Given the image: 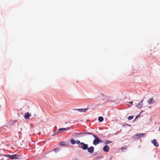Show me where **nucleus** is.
Listing matches in <instances>:
<instances>
[{
    "mask_svg": "<svg viewBox=\"0 0 160 160\" xmlns=\"http://www.w3.org/2000/svg\"><path fill=\"white\" fill-rule=\"evenodd\" d=\"M93 136L95 138L93 142V143L94 145H96L99 142H102V140L100 139L99 138L96 136L93 135Z\"/></svg>",
    "mask_w": 160,
    "mask_h": 160,
    "instance_id": "nucleus-1",
    "label": "nucleus"
},
{
    "mask_svg": "<svg viewBox=\"0 0 160 160\" xmlns=\"http://www.w3.org/2000/svg\"><path fill=\"white\" fill-rule=\"evenodd\" d=\"M145 133H137L134 136V138L136 139H138L144 136H146Z\"/></svg>",
    "mask_w": 160,
    "mask_h": 160,
    "instance_id": "nucleus-2",
    "label": "nucleus"
},
{
    "mask_svg": "<svg viewBox=\"0 0 160 160\" xmlns=\"http://www.w3.org/2000/svg\"><path fill=\"white\" fill-rule=\"evenodd\" d=\"M112 99V97L111 96H106L105 97L104 100H106L107 102H112L113 101Z\"/></svg>",
    "mask_w": 160,
    "mask_h": 160,
    "instance_id": "nucleus-3",
    "label": "nucleus"
},
{
    "mask_svg": "<svg viewBox=\"0 0 160 160\" xmlns=\"http://www.w3.org/2000/svg\"><path fill=\"white\" fill-rule=\"evenodd\" d=\"M70 128L69 127H68L67 128H59L56 134H59L61 133L62 132V131L64 130H69Z\"/></svg>",
    "mask_w": 160,
    "mask_h": 160,
    "instance_id": "nucleus-4",
    "label": "nucleus"
},
{
    "mask_svg": "<svg viewBox=\"0 0 160 160\" xmlns=\"http://www.w3.org/2000/svg\"><path fill=\"white\" fill-rule=\"evenodd\" d=\"M81 145L82 146L81 147L84 150H86L88 149V145L86 144H85L84 142H81Z\"/></svg>",
    "mask_w": 160,
    "mask_h": 160,
    "instance_id": "nucleus-5",
    "label": "nucleus"
},
{
    "mask_svg": "<svg viewBox=\"0 0 160 160\" xmlns=\"http://www.w3.org/2000/svg\"><path fill=\"white\" fill-rule=\"evenodd\" d=\"M87 149L89 152L92 153L94 152V148L93 146H91L89 148H88V149Z\"/></svg>",
    "mask_w": 160,
    "mask_h": 160,
    "instance_id": "nucleus-6",
    "label": "nucleus"
},
{
    "mask_svg": "<svg viewBox=\"0 0 160 160\" xmlns=\"http://www.w3.org/2000/svg\"><path fill=\"white\" fill-rule=\"evenodd\" d=\"M144 100H142L139 103L136 105L137 107L138 108H141L143 107V102Z\"/></svg>",
    "mask_w": 160,
    "mask_h": 160,
    "instance_id": "nucleus-7",
    "label": "nucleus"
},
{
    "mask_svg": "<svg viewBox=\"0 0 160 160\" xmlns=\"http://www.w3.org/2000/svg\"><path fill=\"white\" fill-rule=\"evenodd\" d=\"M151 142L153 143L154 145L156 147H158L159 146L158 143L157 142V140L156 139H154L152 140Z\"/></svg>",
    "mask_w": 160,
    "mask_h": 160,
    "instance_id": "nucleus-8",
    "label": "nucleus"
},
{
    "mask_svg": "<svg viewBox=\"0 0 160 160\" xmlns=\"http://www.w3.org/2000/svg\"><path fill=\"white\" fill-rule=\"evenodd\" d=\"M20 157V156L18 155L15 154L12 155L11 158L12 159H19Z\"/></svg>",
    "mask_w": 160,
    "mask_h": 160,
    "instance_id": "nucleus-9",
    "label": "nucleus"
},
{
    "mask_svg": "<svg viewBox=\"0 0 160 160\" xmlns=\"http://www.w3.org/2000/svg\"><path fill=\"white\" fill-rule=\"evenodd\" d=\"M109 148L108 145H105L103 148V150L106 152L109 151Z\"/></svg>",
    "mask_w": 160,
    "mask_h": 160,
    "instance_id": "nucleus-10",
    "label": "nucleus"
},
{
    "mask_svg": "<svg viewBox=\"0 0 160 160\" xmlns=\"http://www.w3.org/2000/svg\"><path fill=\"white\" fill-rule=\"evenodd\" d=\"M75 110H78L79 112H85L88 109L87 108H82V109H75Z\"/></svg>",
    "mask_w": 160,
    "mask_h": 160,
    "instance_id": "nucleus-11",
    "label": "nucleus"
},
{
    "mask_svg": "<svg viewBox=\"0 0 160 160\" xmlns=\"http://www.w3.org/2000/svg\"><path fill=\"white\" fill-rule=\"evenodd\" d=\"M147 102L149 104H150L152 103H154V101L153 100V98H150L149 100Z\"/></svg>",
    "mask_w": 160,
    "mask_h": 160,
    "instance_id": "nucleus-12",
    "label": "nucleus"
},
{
    "mask_svg": "<svg viewBox=\"0 0 160 160\" xmlns=\"http://www.w3.org/2000/svg\"><path fill=\"white\" fill-rule=\"evenodd\" d=\"M30 114L28 112L26 113L24 116V117L25 119H28L30 116Z\"/></svg>",
    "mask_w": 160,
    "mask_h": 160,
    "instance_id": "nucleus-13",
    "label": "nucleus"
},
{
    "mask_svg": "<svg viewBox=\"0 0 160 160\" xmlns=\"http://www.w3.org/2000/svg\"><path fill=\"white\" fill-rule=\"evenodd\" d=\"M98 120L99 122H102L103 120V118L102 117H99L98 118Z\"/></svg>",
    "mask_w": 160,
    "mask_h": 160,
    "instance_id": "nucleus-14",
    "label": "nucleus"
},
{
    "mask_svg": "<svg viewBox=\"0 0 160 160\" xmlns=\"http://www.w3.org/2000/svg\"><path fill=\"white\" fill-rule=\"evenodd\" d=\"M70 142L72 144H75L76 143V141L73 139H71L70 140Z\"/></svg>",
    "mask_w": 160,
    "mask_h": 160,
    "instance_id": "nucleus-15",
    "label": "nucleus"
},
{
    "mask_svg": "<svg viewBox=\"0 0 160 160\" xmlns=\"http://www.w3.org/2000/svg\"><path fill=\"white\" fill-rule=\"evenodd\" d=\"M65 144V142H61L59 143V145L61 146L64 145Z\"/></svg>",
    "mask_w": 160,
    "mask_h": 160,
    "instance_id": "nucleus-16",
    "label": "nucleus"
},
{
    "mask_svg": "<svg viewBox=\"0 0 160 160\" xmlns=\"http://www.w3.org/2000/svg\"><path fill=\"white\" fill-rule=\"evenodd\" d=\"M133 118V117L132 116H129L128 117V120H130Z\"/></svg>",
    "mask_w": 160,
    "mask_h": 160,
    "instance_id": "nucleus-17",
    "label": "nucleus"
},
{
    "mask_svg": "<svg viewBox=\"0 0 160 160\" xmlns=\"http://www.w3.org/2000/svg\"><path fill=\"white\" fill-rule=\"evenodd\" d=\"M112 142V141L110 140H106L105 142V143L106 144H108L109 143H111Z\"/></svg>",
    "mask_w": 160,
    "mask_h": 160,
    "instance_id": "nucleus-18",
    "label": "nucleus"
},
{
    "mask_svg": "<svg viewBox=\"0 0 160 160\" xmlns=\"http://www.w3.org/2000/svg\"><path fill=\"white\" fill-rule=\"evenodd\" d=\"M53 150V151H54V152H56L59 151V148H56L54 149Z\"/></svg>",
    "mask_w": 160,
    "mask_h": 160,
    "instance_id": "nucleus-19",
    "label": "nucleus"
},
{
    "mask_svg": "<svg viewBox=\"0 0 160 160\" xmlns=\"http://www.w3.org/2000/svg\"><path fill=\"white\" fill-rule=\"evenodd\" d=\"M127 148V147L126 146H125L124 147H122L121 148L122 151V152H123L124 151V150H126Z\"/></svg>",
    "mask_w": 160,
    "mask_h": 160,
    "instance_id": "nucleus-20",
    "label": "nucleus"
},
{
    "mask_svg": "<svg viewBox=\"0 0 160 160\" xmlns=\"http://www.w3.org/2000/svg\"><path fill=\"white\" fill-rule=\"evenodd\" d=\"M6 156L8 158H11L12 155H7Z\"/></svg>",
    "mask_w": 160,
    "mask_h": 160,
    "instance_id": "nucleus-21",
    "label": "nucleus"
},
{
    "mask_svg": "<svg viewBox=\"0 0 160 160\" xmlns=\"http://www.w3.org/2000/svg\"><path fill=\"white\" fill-rule=\"evenodd\" d=\"M76 142L78 144H79V143H80L81 144V142H80L79 141V140H77L76 141Z\"/></svg>",
    "mask_w": 160,
    "mask_h": 160,
    "instance_id": "nucleus-22",
    "label": "nucleus"
},
{
    "mask_svg": "<svg viewBox=\"0 0 160 160\" xmlns=\"http://www.w3.org/2000/svg\"><path fill=\"white\" fill-rule=\"evenodd\" d=\"M86 134H90V135H92V136H93V134H92V133H91V132H87V133H86Z\"/></svg>",
    "mask_w": 160,
    "mask_h": 160,
    "instance_id": "nucleus-23",
    "label": "nucleus"
},
{
    "mask_svg": "<svg viewBox=\"0 0 160 160\" xmlns=\"http://www.w3.org/2000/svg\"><path fill=\"white\" fill-rule=\"evenodd\" d=\"M133 102H130V103H132Z\"/></svg>",
    "mask_w": 160,
    "mask_h": 160,
    "instance_id": "nucleus-24",
    "label": "nucleus"
},
{
    "mask_svg": "<svg viewBox=\"0 0 160 160\" xmlns=\"http://www.w3.org/2000/svg\"><path fill=\"white\" fill-rule=\"evenodd\" d=\"M137 117H138V116H137L136 117V118H137Z\"/></svg>",
    "mask_w": 160,
    "mask_h": 160,
    "instance_id": "nucleus-25",
    "label": "nucleus"
},
{
    "mask_svg": "<svg viewBox=\"0 0 160 160\" xmlns=\"http://www.w3.org/2000/svg\"><path fill=\"white\" fill-rule=\"evenodd\" d=\"M159 131H160V128L159 129Z\"/></svg>",
    "mask_w": 160,
    "mask_h": 160,
    "instance_id": "nucleus-26",
    "label": "nucleus"
}]
</instances>
